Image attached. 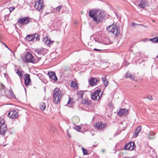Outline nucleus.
<instances>
[{
	"label": "nucleus",
	"mask_w": 158,
	"mask_h": 158,
	"mask_svg": "<svg viewBox=\"0 0 158 158\" xmlns=\"http://www.w3.org/2000/svg\"><path fill=\"white\" fill-rule=\"evenodd\" d=\"M107 30L112 33L115 36H118L120 34V30L115 26L111 25L107 27Z\"/></svg>",
	"instance_id": "39448f33"
},
{
	"label": "nucleus",
	"mask_w": 158,
	"mask_h": 158,
	"mask_svg": "<svg viewBox=\"0 0 158 158\" xmlns=\"http://www.w3.org/2000/svg\"><path fill=\"white\" fill-rule=\"evenodd\" d=\"M70 86L72 87L77 89L78 88L77 83L75 81H72L71 83Z\"/></svg>",
	"instance_id": "5701e85b"
},
{
	"label": "nucleus",
	"mask_w": 158,
	"mask_h": 158,
	"mask_svg": "<svg viewBox=\"0 0 158 158\" xmlns=\"http://www.w3.org/2000/svg\"><path fill=\"white\" fill-rule=\"evenodd\" d=\"M8 116L12 119L15 118L19 116V113L16 110H11L9 112Z\"/></svg>",
	"instance_id": "1a4fd4ad"
},
{
	"label": "nucleus",
	"mask_w": 158,
	"mask_h": 158,
	"mask_svg": "<svg viewBox=\"0 0 158 158\" xmlns=\"http://www.w3.org/2000/svg\"><path fill=\"white\" fill-rule=\"evenodd\" d=\"M98 41L97 40H95V41L98 42L99 43H101V44L102 43V42L100 41L98 39Z\"/></svg>",
	"instance_id": "79ce46f5"
},
{
	"label": "nucleus",
	"mask_w": 158,
	"mask_h": 158,
	"mask_svg": "<svg viewBox=\"0 0 158 158\" xmlns=\"http://www.w3.org/2000/svg\"><path fill=\"white\" fill-rule=\"evenodd\" d=\"M11 91V93H12V94H14L13 92H12V91Z\"/></svg>",
	"instance_id": "de8ad7c7"
},
{
	"label": "nucleus",
	"mask_w": 158,
	"mask_h": 158,
	"mask_svg": "<svg viewBox=\"0 0 158 158\" xmlns=\"http://www.w3.org/2000/svg\"><path fill=\"white\" fill-rule=\"evenodd\" d=\"M89 15L98 23L101 22L105 17V14L103 11L89 10Z\"/></svg>",
	"instance_id": "f257e3e1"
},
{
	"label": "nucleus",
	"mask_w": 158,
	"mask_h": 158,
	"mask_svg": "<svg viewBox=\"0 0 158 158\" xmlns=\"http://www.w3.org/2000/svg\"><path fill=\"white\" fill-rule=\"evenodd\" d=\"M23 73V71L18 69H17V71L16 72V73L20 78L22 77Z\"/></svg>",
	"instance_id": "393cba45"
},
{
	"label": "nucleus",
	"mask_w": 158,
	"mask_h": 158,
	"mask_svg": "<svg viewBox=\"0 0 158 158\" xmlns=\"http://www.w3.org/2000/svg\"><path fill=\"white\" fill-rule=\"evenodd\" d=\"M101 92L100 90L98 89L94 92H92L91 94V98L94 100H98L101 98L99 95V94Z\"/></svg>",
	"instance_id": "0eeeda50"
},
{
	"label": "nucleus",
	"mask_w": 158,
	"mask_h": 158,
	"mask_svg": "<svg viewBox=\"0 0 158 158\" xmlns=\"http://www.w3.org/2000/svg\"><path fill=\"white\" fill-rule=\"evenodd\" d=\"M86 125H83L82 126V127H83V128H86V130H87V129L86 128Z\"/></svg>",
	"instance_id": "58836bf2"
},
{
	"label": "nucleus",
	"mask_w": 158,
	"mask_h": 158,
	"mask_svg": "<svg viewBox=\"0 0 158 158\" xmlns=\"http://www.w3.org/2000/svg\"><path fill=\"white\" fill-rule=\"evenodd\" d=\"M148 40H148V39H145L144 40V41H148Z\"/></svg>",
	"instance_id": "a18cd8bd"
},
{
	"label": "nucleus",
	"mask_w": 158,
	"mask_h": 158,
	"mask_svg": "<svg viewBox=\"0 0 158 158\" xmlns=\"http://www.w3.org/2000/svg\"><path fill=\"white\" fill-rule=\"evenodd\" d=\"M135 147V143L132 142H131L127 143L125 145L124 149L125 150L131 151L134 149Z\"/></svg>",
	"instance_id": "9d476101"
},
{
	"label": "nucleus",
	"mask_w": 158,
	"mask_h": 158,
	"mask_svg": "<svg viewBox=\"0 0 158 158\" xmlns=\"http://www.w3.org/2000/svg\"><path fill=\"white\" fill-rule=\"evenodd\" d=\"M138 25H141V26H144L142 24H136V23L135 22H133L132 23H131V26L132 27H134L135 26H138Z\"/></svg>",
	"instance_id": "473e14b6"
},
{
	"label": "nucleus",
	"mask_w": 158,
	"mask_h": 158,
	"mask_svg": "<svg viewBox=\"0 0 158 158\" xmlns=\"http://www.w3.org/2000/svg\"><path fill=\"white\" fill-rule=\"evenodd\" d=\"M109 9L113 10L114 8L112 6H109Z\"/></svg>",
	"instance_id": "37998d69"
},
{
	"label": "nucleus",
	"mask_w": 158,
	"mask_h": 158,
	"mask_svg": "<svg viewBox=\"0 0 158 158\" xmlns=\"http://www.w3.org/2000/svg\"><path fill=\"white\" fill-rule=\"evenodd\" d=\"M141 130V127L139 126L135 130V135L136 136H137Z\"/></svg>",
	"instance_id": "a878e982"
},
{
	"label": "nucleus",
	"mask_w": 158,
	"mask_h": 158,
	"mask_svg": "<svg viewBox=\"0 0 158 158\" xmlns=\"http://www.w3.org/2000/svg\"><path fill=\"white\" fill-rule=\"evenodd\" d=\"M125 77L126 78H130L131 80L133 81L135 79V76L134 75H133L132 74H130L128 72L126 73Z\"/></svg>",
	"instance_id": "6ab92c4d"
},
{
	"label": "nucleus",
	"mask_w": 158,
	"mask_h": 158,
	"mask_svg": "<svg viewBox=\"0 0 158 158\" xmlns=\"http://www.w3.org/2000/svg\"><path fill=\"white\" fill-rule=\"evenodd\" d=\"M67 135L69 137H71V135L69 133V130H68L67 131Z\"/></svg>",
	"instance_id": "4c0bfd02"
},
{
	"label": "nucleus",
	"mask_w": 158,
	"mask_h": 158,
	"mask_svg": "<svg viewBox=\"0 0 158 158\" xmlns=\"http://www.w3.org/2000/svg\"><path fill=\"white\" fill-rule=\"evenodd\" d=\"M127 110L125 109H121L117 112V115L118 116H121L124 115L127 112Z\"/></svg>",
	"instance_id": "dca6fc26"
},
{
	"label": "nucleus",
	"mask_w": 158,
	"mask_h": 158,
	"mask_svg": "<svg viewBox=\"0 0 158 158\" xmlns=\"http://www.w3.org/2000/svg\"><path fill=\"white\" fill-rule=\"evenodd\" d=\"M138 6L142 8H143L146 5V1L141 0L139 3L138 4Z\"/></svg>",
	"instance_id": "412c9836"
},
{
	"label": "nucleus",
	"mask_w": 158,
	"mask_h": 158,
	"mask_svg": "<svg viewBox=\"0 0 158 158\" xmlns=\"http://www.w3.org/2000/svg\"><path fill=\"white\" fill-rule=\"evenodd\" d=\"M155 133L153 131H150L148 135V137L149 139H154Z\"/></svg>",
	"instance_id": "4be33fe9"
},
{
	"label": "nucleus",
	"mask_w": 158,
	"mask_h": 158,
	"mask_svg": "<svg viewBox=\"0 0 158 158\" xmlns=\"http://www.w3.org/2000/svg\"><path fill=\"white\" fill-rule=\"evenodd\" d=\"M73 128L75 130H76L77 131H78L79 132H80V131H81V128L79 126H75V127H73Z\"/></svg>",
	"instance_id": "7c9ffc66"
},
{
	"label": "nucleus",
	"mask_w": 158,
	"mask_h": 158,
	"mask_svg": "<svg viewBox=\"0 0 158 158\" xmlns=\"http://www.w3.org/2000/svg\"><path fill=\"white\" fill-rule=\"evenodd\" d=\"M82 103L83 104H86L87 105H89L91 104V102L90 100L85 99L82 101Z\"/></svg>",
	"instance_id": "bb28decb"
},
{
	"label": "nucleus",
	"mask_w": 158,
	"mask_h": 158,
	"mask_svg": "<svg viewBox=\"0 0 158 158\" xmlns=\"http://www.w3.org/2000/svg\"><path fill=\"white\" fill-rule=\"evenodd\" d=\"M94 51H100L102 50H101V49H96V48H95L94 49Z\"/></svg>",
	"instance_id": "a19ab883"
},
{
	"label": "nucleus",
	"mask_w": 158,
	"mask_h": 158,
	"mask_svg": "<svg viewBox=\"0 0 158 158\" xmlns=\"http://www.w3.org/2000/svg\"><path fill=\"white\" fill-rule=\"evenodd\" d=\"M15 7H10L9 8V10H10V9H11V10H14L15 9Z\"/></svg>",
	"instance_id": "ea45409f"
},
{
	"label": "nucleus",
	"mask_w": 158,
	"mask_h": 158,
	"mask_svg": "<svg viewBox=\"0 0 158 158\" xmlns=\"http://www.w3.org/2000/svg\"><path fill=\"white\" fill-rule=\"evenodd\" d=\"M84 94V92L83 91H79L77 93V96L78 97L82 99L83 98V95Z\"/></svg>",
	"instance_id": "b1692460"
},
{
	"label": "nucleus",
	"mask_w": 158,
	"mask_h": 158,
	"mask_svg": "<svg viewBox=\"0 0 158 158\" xmlns=\"http://www.w3.org/2000/svg\"><path fill=\"white\" fill-rule=\"evenodd\" d=\"M106 124L103 123L101 122H98L96 123V127L98 130H102L103 129L106 127Z\"/></svg>",
	"instance_id": "f8f14e48"
},
{
	"label": "nucleus",
	"mask_w": 158,
	"mask_h": 158,
	"mask_svg": "<svg viewBox=\"0 0 158 158\" xmlns=\"http://www.w3.org/2000/svg\"><path fill=\"white\" fill-rule=\"evenodd\" d=\"M156 58H158V55L156 56Z\"/></svg>",
	"instance_id": "8fccbe9b"
},
{
	"label": "nucleus",
	"mask_w": 158,
	"mask_h": 158,
	"mask_svg": "<svg viewBox=\"0 0 158 158\" xmlns=\"http://www.w3.org/2000/svg\"><path fill=\"white\" fill-rule=\"evenodd\" d=\"M5 87L2 84H0V90L4 89Z\"/></svg>",
	"instance_id": "72a5a7b5"
},
{
	"label": "nucleus",
	"mask_w": 158,
	"mask_h": 158,
	"mask_svg": "<svg viewBox=\"0 0 158 158\" xmlns=\"http://www.w3.org/2000/svg\"><path fill=\"white\" fill-rule=\"evenodd\" d=\"M44 2L43 0H38L35 2L34 7L38 10H40L44 8Z\"/></svg>",
	"instance_id": "6e6552de"
},
{
	"label": "nucleus",
	"mask_w": 158,
	"mask_h": 158,
	"mask_svg": "<svg viewBox=\"0 0 158 158\" xmlns=\"http://www.w3.org/2000/svg\"><path fill=\"white\" fill-rule=\"evenodd\" d=\"M81 149H82V151H83V153L84 155H86L88 154V151L87 150H86L83 147H82L81 148Z\"/></svg>",
	"instance_id": "c756f323"
},
{
	"label": "nucleus",
	"mask_w": 158,
	"mask_h": 158,
	"mask_svg": "<svg viewBox=\"0 0 158 158\" xmlns=\"http://www.w3.org/2000/svg\"><path fill=\"white\" fill-rule=\"evenodd\" d=\"M149 40L153 43L158 42V37H155L152 39H150Z\"/></svg>",
	"instance_id": "cd10ccee"
},
{
	"label": "nucleus",
	"mask_w": 158,
	"mask_h": 158,
	"mask_svg": "<svg viewBox=\"0 0 158 158\" xmlns=\"http://www.w3.org/2000/svg\"><path fill=\"white\" fill-rule=\"evenodd\" d=\"M94 10H96V9H94Z\"/></svg>",
	"instance_id": "3c124183"
},
{
	"label": "nucleus",
	"mask_w": 158,
	"mask_h": 158,
	"mask_svg": "<svg viewBox=\"0 0 158 158\" xmlns=\"http://www.w3.org/2000/svg\"><path fill=\"white\" fill-rule=\"evenodd\" d=\"M3 44L7 48H8V49L10 50V49L4 43H3Z\"/></svg>",
	"instance_id": "c03bdc74"
},
{
	"label": "nucleus",
	"mask_w": 158,
	"mask_h": 158,
	"mask_svg": "<svg viewBox=\"0 0 158 158\" xmlns=\"http://www.w3.org/2000/svg\"><path fill=\"white\" fill-rule=\"evenodd\" d=\"M71 104V102L70 101V98H69L68 102L67 103V104L69 105V107H71V106L72 104H71V105H70V104Z\"/></svg>",
	"instance_id": "f704fd0d"
},
{
	"label": "nucleus",
	"mask_w": 158,
	"mask_h": 158,
	"mask_svg": "<svg viewBox=\"0 0 158 158\" xmlns=\"http://www.w3.org/2000/svg\"><path fill=\"white\" fill-rule=\"evenodd\" d=\"M21 59L24 63H31L35 64L38 62L40 59V58L38 60L36 61L32 53L28 52L23 56L21 57Z\"/></svg>",
	"instance_id": "f03ea898"
},
{
	"label": "nucleus",
	"mask_w": 158,
	"mask_h": 158,
	"mask_svg": "<svg viewBox=\"0 0 158 158\" xmlns=\"http://www.w3.org/2000/svg\"><path fill=\"white\" fill-rule=\"evenodd\" d=\"M43 41L48 46H50L54 42L53 41H51L50 38H48V37L44 38Z\"/></svg>",
	"instance_id": "a211bd4d"
},
{
	"label": "nucleus",
	"mask_w": 158,
	"mask_h": 158,
	"mask_svg": "<svg viewBox=\"0 0 158 158\" xmlns=\"http://www.w3.org/2000/svg\"><path fill=\"white\" fill-rule=\"evenodd\" d=\"M102 81H103V83H104V84H105V86L106 87L108 85V80H107L106 81V82H105L106 81V77H102Z\"/></svg>",
	"instance_id": "c85d7f7f"
},
{
	"label": "nucleus",
	"mask_w": 158,
	"mask_h": 158,
	"mask_svg": "<svg viewBox=\"0 0 158 158\" xmlns=\"http://www.w3.org/2000/svg\"><path fill=\"white\" fill-rule=\"evenodd\" d=\"M53 92V101L55 103L58 104L60 103L63 95L61 91L59 88H56L54 89Z\"/></svg>",
	"instance_id": "7ed1b4c3"
},
{
	"label": "nucleus",
	"mask_w": 158,
	"mask_h": 158,
	"mask_svg": "<svg viewBox=\"0 0 158 158\" xmlns=\"http://www.w3.org/2000/svg\"><path fill=\"white\" fill-rule=\"evenodd\" d=\"M147 98L150 100H152V97L151 96H147Z\"/></svg>",
	"instance_id": "e433bc0d"
},
{
	"label": "nucleus",
	"mask_w": 158,
	"mask_h": 158,
	"mask_svg": "<svg viewBox=\"0 0 158 158\" xmlns=\"http://www.w3.org/2000/svg\"><path fill=\"white\" fill-rule=\"evenodd\" d=\"M46 105L44 102H41L39 105V107L40 110L42 111H44L46 108Z\"/></svg>",
	"instance_id": "aec40b11"
},
{
	"label": "nucleus",
	"mask_w": 158,
	"mask_h": 158,
	"mask_svg": "<svg viewBox=\"0 0 158 158\" xmlns=\"http://www.w3.org/2000/svg\"><path fill=\"white\" fill-rule=\"evenodd\" d=\"M51 12H48V13H51Z\"/></svg>",
	"instance_id": "09e8293b"
},
{
	"label": "nucleus",
	"mask_w": 158,
	"mask_h": 158,
	"mask_svg": "<svg viewBox=\"0 0 158 158\" xmlns=\"http://www.w3.org/2000/svg\"><path fill=\"white\" fill-rule=\"evenodd\" d=\"M12 10H10V13H11Z\"/></svg>",
	"instance_id": "49530a36"
},
{
	"label": "nucleus",
	"mask_w": 158,
	"mask_h": 158,
	"mask_svg": "<svg viewBox=\"0 0 158 158\" xmlns=\"http://www.w3.org/2000/svg\"><path fill=\"white\" fill-rule=\"evenodd\" d=\"M26 39L29 41H36L40 40V36L37 34L28 35Z\"/></svg>",
	"instance_id": "423d86ee"
},
{
	"label": "nucleus",
	"mask_w": 158,
	"mask_h": 158,
	"mask_svg": "<svg viewBox=\"0 0 158 158\" xmlns=\"http://www.w3.org/2000/svg\"><path fill=\"white\" fill-rule=\"evenodd\" d=\"M7 131V128L4 119L0 118V135L5 137Z\"/></svg>",
	"instance_id": "20e7f679"
},
{
	"label": "nucleus",
	"mask_w": 158,
	"mask_h": 158,
	"mask_svg": "<svg viewBox=\"0 0 158 158\" xmlns=\"http://www.w3.org/2000/svg\"><path fill=\"white\" fill-rule=\"evenodd\" d=\"M35 52L39 55H44L46 52V49L44 48L40 49H36L34 51Z\"/></svg>",
	"instance_id": "4468645a"
},
{
	"label": "nucleus",
	"mask_w": 158,
	"mask_h": 158,
	"mask_svg": "<svg viewBox=\"0 0 158 158\" xmlns=\"http://www.w3.org/2000/svg\"><path fill=\"white\" fill-rule=\"evenodd\" d=\"M30 21V19L28 17L20 18L18 21V23L22 25L27 24Z\"/></svg>",
	"instance_id": "9b49d317"
},
{
	"label": "nucleus",
	"mask_w": 158,
	"mask_h": 158,
	"mask_svg": "<svg viewBox=\"0 0 158 158\" xmlns=\"http://www.w3.org/2000/svg\"><path fill=\"white\" fill-rule=\"evenodd\" d=\"M49 77L51 80L56 81L57 80V78L56 77L55 73L53 72H49L48 73Z\"/></svg>",
	"instance_id": "ddd939ff"
},
{
	"label": "nucleus",
	"mask_w": 158,
	"mask_h": 158,
	"mask_svg": "<svg viewBox=\"0 0 158 158\" xmlns=\"http://www.w3.org/2000/svg\"><path fill=\"white\" fill-rule=\"evenodd\" d=\"M62 10L64 9H65L64 6H58L57 7H56V10H60L62 8Z\"/></svg>",
	"instance_id": "2f4dec72"
},
{
	"label": "nucleus",
	"mask_w": 158,
	"mask_h": 158,
	"mask_svg": "<svg viewBox=\"0 0 158 158\" xmlns=\"http://www.w3.org/2000/svg\"><path fill=\"white\" fill-rule=\"evenodd\" d=\"M30 81V75L28 74H26L24 78V82L26 85L27 86L28 85Z\"/></svg>",
	"instance_id": "f3484780"
},
{
	"label": "nucleus",
	"mask_w": 158,
	"mask_h": 158,
	"mask_svg": "<svg viewBox=\"0 0 158 158\" xmlns=\"http://www.w3.org/2000/svg\"><path fill=\"white\" fill-rule=\"evenodd\" d=\"M99 80L96 78L92 77L89 81V83L90 84L91 86H93L97 84Z\"/></svg>",
	"instance_id": "2eb2a0df"
},
{
	"label": "nucleus",
	"mask_w": 158,
	"mask_h": 158,
	"mask_svg": "<svg viewBox=\"0 0 158 158\" xmlns=\"http://www.w3.org/2000/svg\"><path fill=\"white\" fill-rule=\"evenodd\" d=\"M152 157L153 158H157V156L155 152H154V155L152 156Z\"/></svg>",
	"instance_id": "c9c22d12"
}]
</instances>
